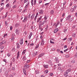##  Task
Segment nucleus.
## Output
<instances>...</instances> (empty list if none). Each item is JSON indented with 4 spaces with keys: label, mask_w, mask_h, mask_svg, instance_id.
<instances>
[{
    "label": "nucleus",
    "mask_w": 77,
    "mask_h": 77,
    "mask_svg": "<svg viewBox=\"0 0 77 77\" xmlns=\"http://www.w3.org/2000/svg\"><path fill=\"white\" fill-rule=\"evenodd\" d=\"M2 44H5L6 43V41L5 40H3V41H2Z\"/></svg>",
    "instance_id": "obj_31"
},
{
    "label": "nucleus",
    "mask_w": 77,
    "mask_h": 77,
    "mask_svg": "<svg viewBox=\"0 0 77 77\" xmlns=\"http://www.w3.org/2000/svg\"><path fill=\"white\" fill-rule=\"evenodd\" d=\"M5 24L6 25V26H8V23L7 22V21H6L5 22Z\"/></svg>",
    "instance_id": "obj_50"
},
{
    "label": "nucleus",
    "mask_w": 77,
    "mask_h": 77,
    "mask_svg": "<svg viewBox=\"0 0 77 77\" xmlns=\"http://www.w3.org/2000/svg\"><path fill=\"white\" fill-rule=\"evenodd\" d=\"M32 35H33V34L32 33V32H30L28 37V38H29V39H30V38H31V37H32Z\"/></svg>",
    "instance_id": "obj_11"
},
{
    "label": "nucleus",
    "mask_w": 77,
    "mask_h": 77,
    "mask_svg": "<svg viewBox=\"0 0 77 77\" xmlns=\"http://www.w3.org/2000/svg\"><path fill=\"white\" fill-rule=\"evenodd\" d=\"M66 58H68V57H69V55H66Z\"/></svg>",
    "instance_id": "obj_42"
},
{
    "label": "nucleus",
    "mask_w": 77,
    "mask_h": 77,
    "mask_svg": "<svg viewBox=\"0 0 77 77\" xmlns=\"http://www.w3.org/2000/svg\"><path fill=\"white\" fill-rule=\"evenodd\" d=\"M4 74L5 76H6V77H8V76L9 75L8 72V71H6L5 72Z\"/></svg>",
    "instance_id": "obj_13"
},
{
    "label": "nucleus",
    "mask_w": 77,
    "mask_h": 77,
    "mask_svg": "<svg viewBox=\"0 0 77 77\" xmlns=\"http://www.w3.org/2000/svg\"><path fill=\"white\" fill-rule=\"evenodd\" d=\"M23 72L25 75H27V73H26V69L24 68L23 69Z\"/></svg>",
    "instance_id": "obj_12"
},
{
    "label": "nucleus",
    "mask_w": 77,
    "mask_h": 77,
    "mask_svg": "<svg viewBox=\"0 0 77 77\" xmlns=\"http://www.w3.org/2000/svg\"><path fill=\"white\" fill-rule=\"evenodd\" d=\"M12 61L13 62H15V58L13 57V59H12Z\"/></svg>",
    "instance_id": "obj_41"
},
{
    "label": "nucleus",
    "mask_w": 77,
    "mask_h": 77,
    "mask_svg": "<svg viewBox=\"0 0 77 77\" xmlns=\"http://www.w3.org/2000/svg\"><path fill=\"white\" fill-rule=\"evenodd\" d=\"M71 15H69L67 17H66V20L67 21H70L71 22L72 21V18H71Z\"/></svg>",
    "instance_id": "obj_2"
},
{
    "label": "nucleus",
    "mask_w": 77,
    "mask_h": 77,
    "mask_svg": "<svg viewBox=\"0 0 77 77\" xmlns=\"http://www.w3.org/2000/svg\"><path fill=\"white\" fill-rule=\"evenodd\" d=\"M64 48H67V45H66L64 47Z\"/></svg>",
    "instance_id": "obj_64"
},
{
    "label": "nucleus",
    "mask_w": 77,
    "mask_h": 77,
    "mask_svg": "<svg viewBox=\"0 0 77 77\" xmlns=\"http://www.w3.org/2000/svg\"><path fill=\"white\" fill-rule=\"evenodd\" d=\"M7 56H8V57H10V56H11V54H10V53H8L7 54Z\"/></svg>",
    "instance_id": "obj_39"
},
{
    "label": "nucleus",
    "mask_w": 77,
    "mask_h": 77,
    "mask_svg": "<svg viewBox=\"0 0 77 77\" xmlns=\"http://www.w3.org/2000/svg\"><path fill=\"white\" fill-rule=\"evenodd\" d=\"M0 48L1 49H3V48H4V46H2L1 48Z\"/></svg>",
    "instance_id": "obj_53"
},
{
    "label": "nucleus",
    "mask_w": 77,
    "mask_h": 77,
    "mask_svg": "<svg viewBox=\"0 0 77 77\" xmlns=\"http://www.w3.org/2000/svg\"><path fill=\"white\" fill-rule=\"evenodd\" d=\"M48 21V20H44L42 21H42L40 20L38 26H42V25H43L44 24H45V23H47Z\"/></svg>",
    "instance_id": "obj_1"
},
{
    "label": "nucleus",
    "mask_w": 77,
    "mask_h": 77,
    "mask_svg": "<svg viewBox=\"0 0 77 77\" xmlns=\"http://www.w3.org/2000/svg\"><path fill=\"white\" fill-rule=\"evenodd\" d=\"M44 67L45 68H48V65L44 64Z\"/></svg>",
    "instance_id": "obj_18"
},
{
    "label": "nucleus",
    "mask_w": 77,
    "mask_h": 77,
    "mask_svg": "<svg viewBox=\"0 0 77 77\" xmlns=\"http://www.w3.org/2000/svg\"><path fill=\"white\" fill-rule=\"evenodd\" d=\"M39 14H42L44 13V11H43L42 10H40L39 11Z\"/></svg>",
    "instance_id": "obj_15"
},
{
    "label": "nucleus",
    "mask_w": 77,
    "mask_h": 77,
    "mask_svg": "<svg viewBox=\"0 0 77 77\" xmlns=\"http://www.w3.org/2000/svg\"><path fill=\"white\" fill-rule=\"evenodd\" d=\"M35 73L36 74H39V71H38V70H36L35 71Z\"/></svg>",
    "instance_id": "obj_25"
},
{
    "label": "nucleus",
    "mask_w": 77,
    "mask_h": 77,
    "mask_svg": "<svg viewBox=\"0 0 77 77\" xmlns=\"http://www.w3.org/2000/svg\"><path fill=\"white\" fill-rule=\"evenodd\" d=\"M15 8H17V5H15L13 6V9H15Z\"/></svg>",
    "instance_id": "obj_37"
},
{
    "label": "nucleus",
    "mask_w": 77,
    "mask_h": 77,
    "mask_svg": "<svg viewBox=\"0 0 77 77\" xmlns=\"http://www.w3.org/2000/svg\"><path fill=\"white\" fill-rule=\"evenodd\" d=\"M16 45L17 46V48H20V45L19 44V43H16Z\"/></svg>",
    "instance_id": "obj_20"
},
{
    "label": "nucleus",
    "mask_w": 77,
    "mask_h": 77,
    "mask_svg": "<svg viewBox=\"0 0 77 77\" xmlns=\"http://www.w3.org/2000/svg\"><path fill=\"white\" fill-rule=\"evenodd\" d=\"M26 60V57L25 56H24L23 58V61H24L25 60Z\"/></svg>",
    "instance_id": "obj_30"
},
{
    "label": "nucleus",
    "mask_w": 77,
    "mask_h": 77,
    "mask_svg": "<svg viewBox=\"0 0 77 77\" xmlns=\"http://www.w3.org/2000/svg\"><path fill=\"white\" fill-rule=\"evenodd\" d=\"M29 5H30V2H29V1L28 2L26 3V5L25 7V9H26V8H27L29 6Z\"/></svg>",
    "instance_id": "obj_3"
},
{
    "label": "nucleus",
    "mask_w": 77,
    "mask_h": 77,
    "mask_svg": "<svg viewBox=\"0 0 77 77\" xmlns=\"http://www.w3.org/2000/svg\"><path fill=\"white\" fill-rule=\"evenodd\" d=\"M71 62H72V63H75V60H73Z\"/></svg>",
    "instance_id": "obj_55"
},
{
    "label": "nucleus",
    "mask_w": 77,
    "mask_h": 77,
    "mask_svg": "<svg viewBox=\"0 0 77 77\" xmlns=\"http://www.w3.org/2000/svg\"><path fill=\"white\" fill-rule=\"evenodd\" d=\"M34 17H35V14H33L30 17L31 20H33L34 18Z\"/></svg>",
    "instance_id": "obj_19"
},
{
    "label": "nucleus",
    "mask_w": 77,
    "mask_h": 77,
    "mask_svg": "<svg viewBox=\"0 0 77 77\" xmlns=\"http://www.w3.org/2000/svg\"><path fill=\"white\" fill-rule=\"evenodd\" d=\"M59 31V29L57 28L54 29V33H56L57 32Z\"/></svg>",
    "instance_id": "obj_16"
},
{
    "label": "nucleus",
    "mask_w": 77,
    "mask_h": 77,
    "mask_svg": "<svg viewBox=\"0 0 77 77\" xmlns=\"http://www.w3.org/2000/svg\"><path fill=\"white\" fill-rule=\"evenodd\" d=\"M19 42L20 45H23V39H20L19 41Z\"/></svg>",
    "instance_id": "obj_5"
},
{
    "label": "nucleus",
    "mask_w": 77,
    "mask_h": 77,
    "mask_svg": "<svg viewBox=\"0 0 77 77\" xmlns=\"http://www.w3.org/2000/svg\"><path fill=\"white\" fill-rule=\"evenodd\" d=\"M58 24H59V23H57V24L55 25V27H56V28H57V26H58Z\"/></svg>",
    "instance_id": "obj_43"
},
{
    "label": "nucleus",
    "mask_w": 77,
    "mask_h": 77,
    "mask_svg": "<svg viewBox=\"0 0 77 77\" xmlns=\"http://www.w3.org/2000/svg\"><path fill=\"white\" fill-rule=\"evenodd\" d=\"M39 26V29H40L41 30V31H42L43 30V29L42 28V26H41V25H38Z\"/></svg>",
    "instance_id": "obj_21"
},
{
    "label": "nucleus",
    "mask_w": 77,
    "mask_h": 77,
    "mask_svg": "<svg viewBox=\"0 0 77 77\" xmlns=\"http://www.w3.org/2000/svg\"><path fill=\"white\" fill-rule=\"evenodd\" d=\"M15 33L16 35H18L19 34H20V31H19L18 29H17L16 30Z\"/></svg>",
    "instance_id": "obj_7"
},
{
    "label": "nucleus",
    "mask_w": 77,
    "mask_h": 77,
    "mask_svg": "<svg viewBox=\"0 0 77 77\" xmlns=\"http://www.w3.org/2000/svg\"><path fill=\"white\" fill-rule=\"evenodd\" d=\"M9 3H8L6 6V7L7 8H8L9 7Z\"/></svg>",
    "instance_id": "obj_38"
},
{
    "label": "nucleus",
    "mask_w": 77,
    "mask_h": 77,
    "mask_svg": "<svg viewBox=\"0 0 77 77\" xmlns=\"http://www.w3.org/2000/svg\"><path fill=\"white\" fill-rule=\"evenodd\" d=\"M68 49L67 48L66 49L64 50V52H65L66 51H68Z\"/></svg>",
    "instance_id": "obj_56"
},
{
    "label": "nucleus",
    "mask_w": 77,
    "mask_h": 77,
    "mask_svg": "<svg viewBox=\"0 0 77 77\" xmlns=\"http://www.w3.org/2000/svg\"><path fill=\"white\" fill-rule=\"evenodd\" d=\"M32 54L33 55H34V56H36V55L35 53H32Z\"/></svg>",
    "instance_id": "obj_52"
},
{
    "label": "nucleus",
    "mask_w": 77,
    "mask_h": 77,
    "mask_svg": "<svg viewBox=\"0 0 77 77\" xmlns=\"http://www.w3.org/2000/svg\"><path fill=\"white\" fill-rule=\"evenodd\" d=\"M54 11L53 10H52L50 12V14H54Z\"/></svg>",
    "instance_id": "obj_35"
},
{
    "label": "nucleus",
    "mask_w": 77,
    "mask_h": 77,
    "mask_svg": "<svg viewBox=\"0 0 77 77\" xmlns=\"http://www.w3.org/2000/svg\"><path fill=\"white\" fill-rule=\"evenodd\" d=\"M44 54H45V53H42L41 54H40L39 55L38 57V58H40V57H42V56H44Z\"/></svg>",
    "instance_id": "obj_6"
},
{
    "label": "nucleus",
    "mask_w": 77,
    "mask_h": 77,
    "mask_svg": "<svg viewBox=\"0 0 77 77\" xmlns=\"http://www.w3.org/2000/svg\"><path fill=\"white\" fill-rule=\"evenodd\" d=\"M50 42L51 44H54V42H52V41H51V40H50Z\"/></svg>",
    "instance_id": "obj_44"
},
{
    "label": "nucleus",
    "mask_w": 77,
    "mask_h": 77,
    "mask_svg": "<svg viewBox=\"0 0 77 77\" xmlns=\"http://www.w3.org/2000/svg\"><path fill=\"white\" fill-rule=\"evenodd\" d=\"M23 13L24 12H27V9H26L25 10H23Z\"/></svg>",
    "instance_id": "obj_40"
},
{
    "label": "nucleus",
    "mask_w": 77,
    "mask_h": 77,
    "mask_svg": "<svg viewBox=\"0 0 77 77\" xmlns=\"http://www.w3.org/2000/svg\"><path fill=\"white\" fill-rule=\"evenodd\" d=\"M9 2V0H6L5 2L6 3H8Z\"/></svg>",
    "instance_id": "obj_61"
},
{
    "label": "nucleus",
    "mask_w": 77,
    "mask_h": 77,
    "mask_svg": "<svg viewBox=\"0 0 77 77\" xmlns=\"http://www.w3.org/2000/svg\"><path fill=\"white\" fill-rule=\"evenodd\" d=\"M15 67H13L12 68V69L13 70V71H14L15 70Z\"/></svg>",
    "instance_id": "obj_62"
},
{
    "label": "nucleus",
    "mask_w": 77,
    "mask_h": 77,
    "mask_svg": "<svg viewBox=\"0 0 77 77\" xmlns=\"http://www.w3.org/2000/svg\"><path fill=\"white\" fill-rule=\"evenodd\" d=\"M7 35L8 34L6 33L4 35L3 37V38H6V36H7Z\"/></svg>",
    "instance_id": "obj_33"
},
{
    "label": "nucleus",
    "mask_w": 77,
    "mask_h": 77,
    "mask_svg": "<svg viewBox=\"0 0 77 77\" xmlns=\"http://www.w3.org/2000/svg\"><path fill=\"white\" fill-rule=\"evenodd\" d=\"M17 2V0H14L13 3V5H15Z\"/></svg>",
    "instance_id": "obj_23"
},
{
    "label": "nucleus",
    "mask_w": 77,
    "mask_h": 77,
    "mask_svg": "<svg viewBox=\"0 0 77 77\" xmlns=\"http://www.w3.org/2000/svg\"><path fill=\"white\" fill-rule=\"evenodd\" d=\"M71 71V69H69L66 70V71L68 73V72H70Z\"/></svg>",
    "instance_id": "obj_27"
},
{
    "label": "nucleus",
    "mask_w": 77,
    "mask_h": 77,
    "mask_svg": "<svg viewBox=\"0 0 77 77\" xmlns=\"http://www.w3.org/2000/svg\"><path fill=\"white\" fill-rule=\"evenodd\" d=\"M13 28V27H12V26H11L10 27V30H12V29Z\"/></svg>",
    "instance_id": "obj_51"
},
{
    "label": "nucleus",
    "mask_w": 77,
    "mask_h": 77,
    "mask_svg": "<svg viewBox=\"0 0 77 77\" xmlns=\"http://www.w3.org/2000/svg\"><path fill=\"white\" fill-rule=\"evenodd\" d=\"M24 68H26V69H27V68H29V65L28 64L25 65L24 66Z\"/></svg>",
    "instance_id": "obj_8"
},
{
    "label": "nucleus",
    "mask_w": 77,
    "mask_h": 77,
    "mask_svg": "<svg viewBox=\"0 0 77 77\" xmlns=\"http://www.w3.org/2000/svg\"><path fill=\"white\" fill-rule=\"evenodd\" d=\"M26 49L24 50L22 53V54L23 55H24L25 53H26Z\"/></svg>",
    "instance_id": "obj_22"
},
{
    "label": "nucleus",
    "mask_w": 77,
    "mask_h": 77,
    "mask_svg": "<svg viewBox=\"0 0 77 77\" xmlns=\"http://www.w3.org/2000/svg\"><path fill=\"white\" fill-rule=\"evenodd\" d=\"M75 33H73L72 34V37H75Z\"/></svg>",
    "instance_id": "obj_34"
},
{
    "label": "nucleus",
    "mask_w": 77,
    "mask_h": 77,
    "mask_svg": "<svg viewBox=\"0 0 77 77\" xmlns=\"http://www.w3.org/2000/svg\"><path fill=\"white\" fill-rule=\"evenodd\" d=\"M24 34H25V35H27V31H25L24 32Z\"/></svg>",
    "instance_id": "obj_49"
},
{
    "label": "nucleus",
    "mask_w": 77,
    "mask_h": 77,
    "mask_svg": "<svg viewBox=\"0 0 77 77\" xmlns=\"http://www.w3.org/2000/svg\"><path fill=\"white\" fill-rule=\"evenodd\" d=\"M50 75L51 76H53V73H51L50 74Z\"/></svg>",
    "instance_id": "obj_54"
},
{
    "label": "nucleus",
    "mask_w": 77,
    "mask_h": 77,
    "mask_svg": "<svg viewBox=\"0 0 77 77\" xmlns=\"http://www.w3.org/2000/svg\"><path fill=\"white\" fill-rule=\"evenodd\" d=\"M66 1L64 2L63 3V6H65L66 5Z\"/></svg>",
    "instance_id": "obj_46"
},
{
    "label": "nucleus",
    "mask_w": 77,
    "mask_h": 77,
    "mask_svg": "<svg viewBox=\"0 0 77 77\" xmlns=\"http://www.w3.org/2000/svg\"><path fill=\"white\" fill-rule=\"evenodd\" d=\"M72 38H69L68 39V41L69 42H71L72 40Z\"/></svg>",
    "instance_id": "obj_29"
},
{
    "label": "nucleus",
    "mask_w": 77,
    "mask_h": 77,
    "mask_svg": "<svg viewBox=\"0 0 77 77\" xmlns=\"http://www.w3.org/2000/svg\"><path fill=\"white\" fill-rule=\"evenodd\" d=\"M45 72L46 73H48V71L47 70H46L45 71Z\"/></svg>",
    "instance_id": "obj_58"
},
{
    "label": "nucleus",
    "mask_w": 77,
    "mask_h": 77,
    "mask_svg": "<svg viewBox=\"0 0 77 77\" xmlns=\"http://www.w3.org/2000/svg\"><path fill=\"white\" fill-rule=\"evenodd\" d=\"M8 12H7L5 15V17L6 18L7 17V16H8Z\"/></svg>",
    "instance_id": "obj_47"
},
{
    "label": "nucleus",
    "mask_w": 77,
    "mask_h": 77,
    "mask_svg": "<svg viewBox=\"0 0 77 77\" xmlns=\"http://www.w3.org/2000/svg\"><path fill=\"white\" fill-rule=\"evenodd\" d=\"M44 44V40H42L41 43V45H43Z\"/></svg>",
    "instance_id": "obj_24"
},
{
    "label": "nucleus",
    "mask_w": 77,
    "mask_h": 77,
    "mask_svg": "<svg viewBox=\"0 0 77 77\" xmlns=\"http://www.w3.org/2000/svg\"><path fill=\"white\" fill-rule=\"evenodd\" d=\"M51 62H52L51 60H49L48 62V63H51Z\"/></svg>",
    "instance_id": "obj_63"
},
{
    "label": "nucleus",
    "mask_w": 77,
    "mask_h": 77,
    "mask_svg": "<svg viewBox=\"0 0 77 77\" xmlns=\"http://www.w3.org/2000/svg\"><path fill=\"white\" fill-rule=\"evenodd\" d=\"M4 3H1V6H4Z\"/></svg>",
    "instance_id": "obj_60"
},
{
    "label": "nucleus",
    "mask_w": 77,
    "mask_h": 77,
    "mask_svg": "<svg viewBox=\"0 0 77 77\" xmlns=\"http://www.w3.org/2000/svg\"><path fill=\"white\" fill-rule=\"evenodd\" d=\"M27 2H28V0H24V3H27Z\"/></svg>",
    "instance_id": "obj_45"
},
{
    "label": "nucleus",
    "mask_w": 77,
    "mask_h": 77,
    "mask_svg": "<svg viewBox=\"0 0 77 77\" xmlns=\"http://www.w3.org/2000/svg\"><path fill=\"white\" fill-rule=\"evenodd\" d=\"M27 17L26 16L25 17L24 19L23 20V22H26V21H27Z\"/></svg>",
    "instance_id": "obj_17"
},
{
    "label": "nucleus",
    "mask_w": 77,
    "mask_h": 77,
    "mask_svg": "<svg viewBox=\"0 0 77 77\" xmlns=\"http://www.w3.org/2000/svg\"><path fill=\"white\" fill-rule=\"evenodd\" d=\"M20 58V51H18L17 54V57H16L17 59H19Z\"/></svg>",
    "instance_id": "obj_4"
},
{
    "label": "nucleus",
    "mask_w": 77,
    "mask_h": 77,
    "mask_svg": "<svg viewBox=\"0 0 77 77\" xmlns=\"http://www.w3.org/2000/svg\"><path fill=\"white\" fill-rule=\"evenodd\" d=\"M76 8H77V6L75 5L73 7V9L72 8V9H71V10H73V11H74V9H76Z\"/></svg>",
    "instance_id": "obj_28"
},
{
    "label": "nucleus",
    "mask_w": 77,
    "mask_h": 77,
    "mask_svg": "<svg viewBox=\"0 0 77 77\" xmlns=\"http://www.w3.org/2000/svg\"><path fill=\"white\" fill-rule=\"evenodd\" d=\"M42 19V16H41L40 17H39L38 18V19L37 20V23H38L39 22V21L40 20H41Z\"/></svg>",
    "instance_id": "obj_9"
},
{
    "label": "nucleus",
    "mask_w": 77,
    "mask_h": 77,
    "mask_svg": "<svg viewBox=\"0 0 77 77\" xmlns=\"http://www.w3.org/2000/svg\"><path fill=\"white\" fill-rule=\"evenodd\" d=\"M11 41H14V37H13L11 38Z\"/></svg>",
    "instance_id": "obj_48"
},
{
    "label": "nucleus",
    "mask_w": 77,
    "mask_h": 77,
    "mask_svg": "<svg viewBox=\"0 0 77 77\" xmlns=\"http://www.w3.org/2000/svg\"><path fill=\"white\" fill-rule=\"evenodd\" d=\"M44 21H48V20H47V16H45L44 18Z\"/></svg>",
    "instance_id": "obj_26"
},
{
    "label": "nucleus",
    "mask_w": 77,
    "mask_h": 77,
    "mask_svg": "<svg viewBox=\"0 0 77 77\" xmlns=\"http://www.w3.org/2000/svg\"><path fill=\"white\" fill-rule=\"evenodd\" d=\"M68 72L66 71V72H65L64 73V75L65 77H67V76H68Z\"/></svg>",
    "instance_id": "obj_10"
},
{
    "label": "nucleus",
    "mask_w": 77,
    "mask_h": 77,
    "mask_svg": "<svg viewBox=\"0 0 77 77\" xmlns=\"http://www.w3.org/2000/svg\"><path fill=\"white\" fill-rule=\"evenodd\" d=\"M4 9V6H3L1 8V11L2 10H3Z\"/></svg>",
    "instance_id": "obj_59"
},
{
    "label": "nucleus",
    "mask_w": 77,
    "mask_h": 77,
    "mask_svg": "<svg viewBox=\"0 0 77 77\" xmlns=\"http://www.w3.org/2000/svg\"><path fill=\"white\" fill-rule=\"evenodd\" d=\"M36 4V0H34L33 2L34 5H35Z\"/></svg>",
    "instance_id": "obj_32"
},
{
    "label": "nucleus",
    "mask_w": 77,
    "mask_h": 77,
    "mask_svg": "<svg viewBox=\"0 0 77 77\" xmlns=\"http://www.w3.org/2000/svg\"><path fill=\"white\" fill-rule=\"evenodd\" d=\"M55 60L56 61L57 63H59V58L58 57H56L55 59Z\"/></svg>",
    "instance_id": "obj_14"
},
{
    "label": "nucleus",
    "mask_w": 77,
    "mask_h": 77,
    "mask_svg": "<svg viewBox=\"0 0 77 77\" xmlns=\"http://www.w3.org/2000/svg\"><path fill=\"white\" fill-rule=\"evenodd\" d=\"M33 0H31V5L32 6H33Z\"/></svg>",
    "instance_id": "obj_36"
},
{
    "label": "nucleus",
    "mask_w": 77,
    "mask_h": 77,
    "mask_svg": "<svg viewBox=\"0 0 77 77\" xmlns=\"http://www.w3.org/2000/svg\"><path fill=\"white\" fill-rule=\"evenodd\" d=\"M39 47V45H37L35 47V48H38Z\"/></svg>",
    "instance_id": "obj_57"
}]
</instances>
